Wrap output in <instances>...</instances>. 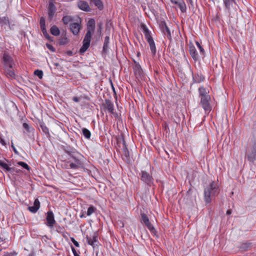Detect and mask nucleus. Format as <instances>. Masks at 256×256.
<instances>
[{
  "label": "nucleus",
  "instance_id": "nucleus-12",
  "mask_svg": "<svg viewBox=\"0 0 256 256\" xmlns=\"http://www.w3.org/2000/svg\"><path fill=\"white\" fill-rule=\"evenodd\" d=\"M46 220L47 222V225L50 228L54 226V224L56 223L54 220V214L52 211L50 210L47 212Z\"/></svg>",
  "mask_w": 256,
  "mask_h": 256
},
{
  "label": "nucleus",
  "instance_id": "nucleus-30",
  "mask_svg": "<svg viewBox=\"0 0 256 256\" xmlns=\"http://www.w3.org/2000/svg\"><path fill=\"white\" fill-rule=\"evenodd\" d=\"M22 126L24 128L28 133H34V128L30 126L28 124L24 122L23 123Z\"/></svg>",
  "mask_w": 256,
  "mask_h": 256
},
{
  "label": "nucleus",
  "instance_id": "nucleus-1",
  "mask_svg": "<svg viewBox=\"0 0 256 256\" xmlns=\"http://www.w3.org/2000/svg\"><path fill=\"white\" fill-rule=\"evenodd\" d=\"M219 193V188L218 182L212 181L204 190V200L206 203L211 202L212 198Z\"/></svg>",
  "mask_w": 256,
  "mask_h": 256
},
{
  "label": "nucleus",
  "instance_id": "nucleus-18",
  "mask_svg": "<svg viewBox=\"0 0 256 256\" xmlns=\"http://www.w3.org/2000/svg\"><path fill=\"white\" fill-rule=\"evenodd\" d=\"M142 218L143 221V222L144 223V224L146 226L148 229L152 231L154 230V228L150 223V222L149 221V219L147 216L145 214H142Z\"/></svg>",
  "mask_w": 256,
  "mask_h": 256
},
{
  "label": "nucleus",
  "instance_id": "nucleus-33",
  "mask_svg": "<svg viewBox=\"0 0 256 256\" xmlns=\"http://www.w3.org/2000/svg\"><path fill=\"white\" fill-rule=\"evenodd\" d=\"M109 40H110V38H109V36H106L104 38V46H103V50L105 52H106V50L108 48Z\"/></svg>",
  "mask_w": 256,
  "mask_h": 256
},
{
  "label": "nucleus",
  "instance_id": "nucleus-26",
  "mask_svg": "<svg viewBox=\"0 0 256 256\" xmlns=\"http://www.w3.org/2000/svg\"><path fill=\"white\" fill-rule=\"evenodd\" d=\"M50 32L54 36H58L60 35V31L58 27L54 25L50 28Z\"/></svg>",
  "mask_w": 256,
  "mask_h": 256
},
{
  "label": "nucleus",
  "instance_id": "nucleus-11",
  "mask_svg": "<svg viewBox=\"0 0 256 256\" xmlns=\"http://www.w3.org/2000/svg\"><path fill=\"white\" fill-rule=\"evenodd\" d=\"M73 161L69 160L67 162L68 164H69L70 168L72 169H78L82 167V162L78 158H74L73 159Z\"/></svg>",
  "mask_w": 256,
  "mask_h": 256
},
{
  "label": "nucleus",
  "instance_id": "nucleus-29",
  "mask_svg": "<svg viewBox=\"0 0 256 256\" xmlns=\"http://www.w3.org/2000/svg\"><path fill=\"white\" fill-rule=\"evenodd\" d=\"M198 92H199L200 96V98L206 97V96H210L208 94L206 90L203 87L200 88H198Z\"/></svg>",
  "mask_w": 256,
  "mask_h": 256
},
{
  "label": "nucleus",
  "instance_id": "nucleus-53",
  "mask_svg": "<svg viewBox=\"0 0 256 256\" xmlns=\"http://www.w3.org/2000/svg\"><path fill=\"white\" fill-rule=\"evenodd\" d=\"M232 214V210H227L226 214L228 215L230 214Z\"/></svg>",
  "mask_w": 256,
  "mask_h": 256
},
{
  "label": "nucleus",
  "instance_id": "nucleus-55",
  "mask_svg": "<svg viewBox=\"0 0 256 256\" xmlns=\"http://www.w3.org/2000/svg\"><path fill=\"white\" fill-rule=\"evenodd\" d=\"M5 239H4L2 238H0V242H2Z\"/></svg>",
  "mask_w": 256,
  "mask_h": 256
},
{
  "label": "nucleus",
  "instance_id": "nucleus-14",
  "mask_svg": "<svg viewBox=\"0 0 256 256\" xmlns=\"http://www.w3.org/2000/svg\"><path fill=\"white\" fill-rule=\"evenodd\" d=\"M161 30L164 34L169 39H172L171 33L170 29L164 22H162L160 24Z\"/></svg>",
  "mask_w": 256,
  "mask_h": 256
},
{
  "label": "nucleus",
  "instance_id": "nucleus-28",
  "mask_svg": "<svg viewBox=\"0 0 256 256\" xmlns=\"http://www.w3.org/2000/svg\"><path fill=\"white\" fill-rule=\"evenodd\" d=\"M176 4L178 5L182 12H186V5L183 0H180Z\"/></svg>",
  "mask_w": 256,
  "mask_h": 256
},
{
  "label": "nucleus",
  "instance_id": "nucleus-17",
  "mask_svg": "<svg viewBox=\"0 0 256 256\" xmlns=\"http://www.w3.org/2000/svg\"><path fill=\"white\" fill-rule=\"evenodd\" d=\"M78 7L82 10L85 12H90V8L88 3L84 0H80L78 2Z\"/></svg>",
  "mask_w": 256,
  "mask_h": 256
},
{
  "label": "nucleus",
  "instance_id": "nucleus-52",
  "mask_svg": "<svg viewBox=\"0 0 256 256\" xmlns=\"http://www.w3.org/2000/svg\"><path fill=\"white\" fill-rule=\"evenodd\" d=\"M172 3L176 4L180 0H170Z\"/></svg>",
  "mask_w": 256,
  "mask_h": 256
},
{
  "label": "nucleus",
  "instance_id": "nucleus-10",
  "mask_svg": "<svg viewBox=\"0 0 256 256\" xmlns=\"http://www.w3.org/2000/svg\"><path fill=\"white\" fill-rule=\"evenodd\" d=\"M134 71L135 76L138 80L142 79L144 76L143 70L138 63L135 62Z\"/></svg>",
  "mask_w": 256,
  "mask_h": 256
},
{
  "label": "nucleus",
  "instance_id": "nucleus-56",
  "mask_svg": "<svg viewBox=\"0 0 256 256\" xmlns=\"http://www.w3.org/2000/svg\"><path fill=\"white\" fill-rule=\"evenodd\" d=\"M196 45H197L198 48V46H200V44L198 42H196Z\"/></svg>",
  "mask_w": 256,
  "mask_h": 256
},
{
  "label": "nucleus",
  "instance_id": "nucleus-25",
  "mask_svg": "<svg viewBox=\"0 0 256 256\" xmlns=\"http://www.w3.org/2000/svg\"><path fill=\"white\" fill-rule=\"evenodd\" d=\"M40 126L42 130V132L46 135L48 138H50V135L49 132V130L45 124L44 122H40Z\"/></svg>",
  "mask_w": 256,
  "mask_h": 256
},
{
  "label": "nucleus",
  "instance_id": "nucleus-21",
  "mask_svg": "<svg viewBox=\"0 0 256 256\" xmlns=\"http://www.w3.org/2000/svg\"><path fill=\"white\" fill-rule=\"evenodd\" d=\"M190 54L194 60L198 59V54L195 47L192 45L190 46Z\"/></svg>",
  "mask_w": 256,
  "mask_h": 256
},
{
  "label": "nucleus",
  "instance_id": "nucleus-37",
  "mask_svg": "<svg viewBox=\"0 0 256 256\" xmlns=\"http://www.w3.org/2000/svg\"><path fill=\"white\" fill-rule=\"evenodd\" d=\"M34 74L40 79L42 78L43 72L42 70H36L34 71Z\"/></svg>",
  "mask_w": 256,
  "mask_h": 256
},
{
  "label": "nucleus",
  "instance_id": "nucleus-20",
  "mask_svg": "<svg viewBox=\"0 0 256 256\" xmlns=\"http://www.w3.org/2000/svg\"><path fill=\"white\" fill-rule=\"evenodd\" d=\"M40 202L38 198H36L34 200V206H28V210L32 212V213H36L38 210L40 208Z\"/></svg>",
  "mask_w": 256,
  "mask_h": 256
},
{
  "label": "nucleus",
  "instance_id": "nucleus-31",
  "mask_svg": "<svg viewBox=\"0 0 256 256\" xmlns=\"http://www.w3.org/2000/svg\"><path fill=\"white\" fill-rule=\"evenodd\" d=\"M194 80L195 82L200 83L204 80V77L201 74H196L193 76Z\"/></svg>",
  "mask_w": 256,
  "mask_h": 256
},
{
  "label": "nucleus",
  "instance_id": "nucleus-51",
  "mask_svg": "<svg viewBox=\"0 0 256 256\" xmlns=\"http://www.w3.org/2000/svg\"><path fill=\"white\" fill-rule=\"evenodd\" d=\"M198 48L200 50V52L203 54L204 52V50L203 48L201 46H198Z\"/></svg>",
  "mask_w": 256,
  "mask_h": 256
},
{
  "label": "nucleus",
  "instance_id": "nucleus-9",
  "mask_svg": "<svg viewBox=\"0 0 256 256\" xmlns=\"http://www.w3.org/2000/svg\"><path fill=\"white\" fill-rule=\"evenodd\" d=\"M102 108L104 110H108L109 113L114 114V105L113 102L108 99H106L102 104Z\"/></svg>",
  "mask_w": 256,
  "mask_h": 256
},
{
  "label": "nucleus",
  "instance_id": "nucleus-23",
  "mask_svg": "<svg viewBox=\"0 0 256 256\" xmlns=\"http://www.w3.org/2000/svg\"><path fill=\"white\" fill-rule=\"evenodd\" d=\"M5 74L7 77L14 79L16 78V74L12 70V68H5Z\"/></svg>",
  "mask_w": 256,
  "mask_h": 256
},
{
  "label": "nucleus",
  "instance_id": "nucleus-27",
  "mask_svg": "<svg viewBox=\"0 0 256 256\" xmlns=\"http://www.w3.org/2000/svg\"><path fill=\"white\" fill-rule=\"evenodd\" d=\"M90 0L91 3L93 4H94L95 5V6H97L99 10H102L103 8H104L103 4L100 0Z\"/></svg>",
  "mask_w": 256,
  "mask_h": 256
},
{
  "label": "nucleus",
  "instance_id": "nucleus-36",
  "mask_svg": "<svg viewBox=\"0 0 256 256\" xmlns=\"http://www.w3.org/2000/svg\"><path fill=\"white\" fill-rule=\"evenodd\" d=\"M68 42V38L64 36L60 39L59 44L60 46H64L67 44Z\"/></svg>",
  "mask_w": 256,
  "mask_h": 256
},
{
  "label": "nucleus",
  "instance_id": "nucleus-58",
  "mask_svg": "<svg viewBox=\"0 0 256 256\" xmlns=\"http://www.w3.org/2000/svg\"><path fill=\"white\" fill-rule=\"evenodd\" d=\"M112 90H113L114 92H115L114 88L112 86Z\"/></svg>",
  "mask_w": 256,
  "mask_h": 256
},
{
  "label": "nucleus",
  "instance_id": "nucleus-32",
  "mask_svg": "<svg viewBox=\"0 0 256 256\" xmlns=\"http://www.w3.org/2000/svg\"><path fill=\"white\" fill-rule=\"evenodd\" d=\"M82 132L84 136L88 139H89L91 136V133L90 131L86 128H83Z\"/></svg>",
  "mask_w": 256,
  "mask_h": 256
},
{
  "label": "nucleus",
  "instance_id": "nucleus-39",
  "mask_svg": "<svg viewBox=\"0 0 256 256\" xmlns=\"http://www.w3.org/2000/svg\"><path fill=\"white\" fill-rule=\"evenodd\" d=\"M0 166L2 167L3 169H4L6 172L9 166H8V164H6L4 162L0 160Z\"/></svg>",
  "mask_w": 256,
  "mask_h": 256
},
{
  "label": "nucleus",
  "instance_id": "nucleus-41",
  "mask_svg": "<svg viewBox=\"0 0 256 256\" xmlns=\"http://www.w3.org/2000/svg\"><path fill=\"white\" fill-rule=\"evenodd\" d=\"M70 240L73 242L74 244L76 246V247H79L80 246L78 242L77 241H76L74 238L71 237L70 238Z\"/></svg>",
  "mask_w": 256,
  "mask_h": 256
},
{
  "label": "nucleus",
  "instance_id": "nucleus-19",
  "mask_svg": "<svg viewBox=\"0 0 256 256\" xmlns=\"http://www.w3.org/2000/svg\"><path fill=\"white\" fill-rule=\"evenodd\" d=\"M71 32L74 35H77L80 29V26L76 22H74L70 26Z\"/></svg>",
  "mask_w": 256,
  "mask_h": 256
},
{
  "label": "nucleus",
  "instance_id": "nucleus-60",
  "mask_svg": "<svg viewBox=\"0 0 256 256\" xmlns=\"http://www.w3.org/2000/svg\"><path fill=\"white\" fill-rule=\"evenodd\" d=\"M2 251V249L0 248V252Z\"/></svg>",
  "mask_w": 256,
  "mask_h": 256
},
{
  "label": "nucleus",
  "instance_id": "nucleus-42",
  "mask_svg": "<svg viewBox=\"0 0 256 256\" xmlns=\"http://www.w3.org/2000/svg\"><path fill=\"white\" fill-rule=\"evenodd\" d=\"M250 247V244H244L242 246V248H244L245 250L248 249Z\"/></svg>",
  "mask_w": 256,
  "mask_h": 256
},
{
  "label": "nucleus",
  "instance_id": "nucleus-47",
  "mask_svg": "<svg viewBox=\"0 0 256 256\" xmlns=\"http://www.w3.org/2000/svg\"><path fill=\"white\" fill-rule=\"evenodd\" d=\"M68 154L69 155L70 157L72 158V160L76 158V156L72 153L67 152Z\"/></svg>",
  "mask_w": 256,
  "mask_h": 256
},
{
  "label": "nucleus",
  "instance_id": "nucleus-15",
  "mask_svg": "<svg viewBox=\"0 0 256 256\" xmlns=\"http://www.w3.org/2000/svg\"><path fill=\"white\" fill-rule=\"evenodd\" d=\"M118 144H120V146L122 147V152L123 154L127 158L129 157V152L126 146V142L124 138H122L121 140L118 141Z\"/></svg>",
  "mask_w": 256,
  "mask_h": 256
},
{
  "label": "nucleus",
  "instance_id": "nucleus-2",
  "mask_svg": "<svg viewBox=\"0 0 256 256\" xmlns=\"http://www.w3.org/2000/svg\"><path fill=\"white\" fill-rule=\"evenodd\" d=\"M142 31L144 34L146 39L149 44L152 53L153 55H155L156 53V48L152 38L150 36V32L146 26L144 24L142 26Z\"/></svg>",
  "mask_w": 256,
  "mask_h": 256
},
{
  "label": "nucleus",
  "instance_id": "nucleus-48",
  "mask_svg": "<svg viewBox=\"0 0 256 256\" xmlns=\"http://www.w3.org/2000/svg\"><path fill=\"white\" fill-rule=\"evenodd\" d=\"M0 143L3 146H5L6 145L4 140L1 137H0Z\"/></svg>",
  "mask_w": 256,
  "mask_h": 256
},
{
  "label": "nucleus",
  "instance_id": "nucleus-35",
  "mask_svg": "<svg viewBox=\"0 0 256 256\" xmlns=\"http://www.w3.org/2000/svg\"><path fill=\"white\" fill-rule=\"evenodd\" d=\"M96 208L93 206H90L88 209L86 214L88 216H90L96 210Z\"/></svg>",
  "mask_w": 256,
  "mask_h": 256
},
{
  "label": "nucleus",
  "instance_id": "nucleus-34",
  "mask_svg": "<svg viewBox=\"0 0 256 256\" xmlns=\"http://www.w3.org/2000/svg\"><path fill=\"white\" fill-rule=\"evenodd\" d=\"M62 20L64 24H67L72 20V18L70 16H66L62 18Z\"/></svg>",
  "mask_w": 256,
  "mask_h": 256
},
{
  "label": "nucleus",
  "instance_id": "nucleus-59",
  "mask_svg": "<svg viewBox=\"0 0 256 256\" xmlns=\"http://www.w3.org/2000/svg\"><path fill=\"white\" fill-rule=\"evenodd\" d=\"M140 55V52H138V54H137V56H139Z\"/></svg>",
  "mask_w": 256,
  "mask_h": 256
},
{
  "label": "nucleus",
  "instance_id": "nucleus-50",
  "mask_svg": "<svg viewBox=\"0 0 256 256\" xmlns=\"http://www.w3.org/2000/svg\"><path fill=\"white\" fill-rule=\"evenodd\" d=\"M12 148L13 150L14 151V153L16 154H18V152L16 150V148L14 147V146L12 143Z\"/></svg>",
  "mask_w": 256,
  "mask_h": 256
},
{
  "label": "nucleus",
  "instance_id": "nucleus-46",
  "mask_svg": "<svg viewBox=\"0 0 256 256\" xmlns=\"http://www.w3.org/2000/svg\"><path fill=\"white\" fill-rule=\"evenodd\" d=\"M42 32H43L44 34H47L46 32V26L40 27Z\"/></svg>",
  "mask_w": 256,
  "mask_h": 256
},
{
  "label": "nucleus",
  "instance_id": "nucleus-57",
  "mask_svg": "<svg viewBox=\"0 0 256 256\" xmlns=\"http://www.w3.org/2000/svg\"><path fill=\"white\" fill-rule=\"evenodd\" d=\"M80 218H85V216L84 214H82L80 216Z\"/></svg>",
  "mask_w": 256,
  "mask_h": 256
},
{
  "label": "nucleus",
  "instance_id": "nucleus-54",
  "mask_svg": "<svg viewBox=\"0 0 256 256\" xmlns=\"http://www.w3.org/2000/svg\"><path fill=\"white\" fill-rule=\"evenodd\" d=\"M54 66H60V64L58 63H57V62H54Z\"/></svg>",
  "mask_w": 256,
  "mask_h": 256
},
{
  "label": "nucleus",
  "instance_id": "nucleus-22",
  "mask_svg": "<svg viewBox=\"0 0 256 256\" xmlns=\"http://www.w3.org/2000/svg\"><path fill=\"white\" fill-rule=\"evenodd\" d=\"M223 2L225 9L230 12L231 7L236 3L234 0H223Z\"/></svg>",
  "mask_w": 256,
  "mask_h": 256
},
{
  "label": "nucleus",
  "instance_id": "nucleus-7",
  "mask_svg": "<svg viewBox=\"0 0 256 256\" xmlns=\"http://www.w3.org/2000/svg\"><path fill=\"white\" fill-rule=\"evenodd\" d=\"M86 240L87 243L92 246L94 248L98 246L99 242L98 240V234L96 232L94 233L92 236H86Z\"/></svg>",
  "mask_w": 256,
  "mask_h": 256
},
{
  "label": "nucleus",
  "instance_id": "nucleus-5",
  "mask_svg": "<svg viewBox=\"0 0 256 256\" xmlns=\"http://www.w3.org/2000/svg\"><path fill=\"white\" fill-rule=\"evenodd\" d=\"M92 34L88 33H86V34L84 36V40H83V44L82 48L80 50V54H82L86 52V50L88 49L90 46V42L91 41Z\"/></svg>",
  "mask_w": 256,
  "mask_h": 256
},
{
  "label": "nucleus",
  "instance_id": "nucleus-43",
  "mask_svg": "<svg viewBox=\"0 0 256 256\" xmlns=\"http://www.w3.org/2000/svg\"><path fill=\"white\" fill-rule=\"evenodd\" d=\"M46 46L50 50H52V52H54L55 49L51 44H46Z\"/></svg>",
  "mask_w": 256,
  "mask_h": 256
},
{
  "label": "nucleus",
  "instance_id": "nucleus-49",
  "mask_svg": "<svg viewBox=\"0 0 256 256\" xmlns=\"http://www.w3.org/2000/svg\"><path fill=\"white\" fill-rule=\"evenodd\" d=\"M72 100L75 102H78L80 101V98L76 96H74L72 98Z\"/></svg>",
  "mask_w": 256,
  "mask_h": 256
},
{
  "label": "nucleus",
  "instance_id": "nucleus-8",
  "mask_svg": "<svg viewBox=\"0 0 256 256\" xmlns=\"http://www.w3.org/2000/svg\"><path fill=\"white\" fill-rule=\"evenodd\" d=\"M247 158L250 162H254L256 160V140L254 142L250 151L248 153Z\"/></svg>",
  "mask_w": 256,
  "mask_h": 256
},
{
  "label": "nucleus",
  "instance_id": "nucleus-40",
  "mask_svg": "<svg viewBox=\"0 0 256 256\" xmlns=\"http://www.w3.org/2000/svg\"><path fill=\"white\" fill-rule=\"evenodd\" d=\"M40 27L46 26L45 18L44 17L40 18Z\"/></svg>",
  "mask_w": 256,
  "mask_h": 256
},
{
  "label": "nucleus",
  "instance_id": "nucleus-16",
  "mask_svg": "<svg viewBox=\"0 0 256 256\" xmlns=\"http://www.w3.org/2000/svg\"><path fill=\"white\" fill-rule=\"evenodd\" d=\"M96 22L94 19L90 18L87 24V30L86 33L91 34L95 30Z\"/></svg>",
  "mask_w": 256,
  "mask_h": 256
},
{
  "label": "nucleus",
  "instance_id": "nucleus-13",
  "mask_svg": "<svg viewBox=\"0 0 256 256\" xmlns=\"http://www.w3.org/2000/svg\"><path fill=\"white\" fill-rule=\"evenodd\" d=\"M56 10V8L52 2H50L48 6V14L50 20H52Z\"/></svg>",
  "mask_w": 256,
  "mask_h": 256
},
{
  "label": "nucleus",
  "instance_id": "nucleus-38",
  "mask_svg": "<svg viewBox=\"0 0 256 256\" xmlns=\"http://www.w3.org/2000/svg\"><path fill=\"white\" fill-rule=\"evenodd\" d=\"M18 164L27 170H29L30 169V167L28 165V164L24 162H18Z\"/></svg>",
  "mask_w": 256,
  "mask_h": 256
},
{
  "label": "nucleus",
  "instance_id": "nucleus-24",
  "mask_svg": "<svg viewBox=\"0 0 256 256\" xmlns=\"http://www.w3.org/2000/svg\"><path fill=\"white\" fill-rule=\"evenodd\" d=\"M0 25L1 26H3L4 25H8L10 29H12V26L10 24L9 19L8 17H0Z\"/></svg>",
  "mask_w": 256,
  "mask_h": 256
},
{
  "label": "nucleus",
  "instance_id": "nucleus-45",
  "mask_svg": "<svg viewBox=\"0 0 256 256\" xmlns=\"http://www.w3.org/2000/svg\"><path fill=\"white\" fill-rule=\"evenodd\" d=\"M15 168H10L8 166V169L6 172H10V173H12L14 172Z\"/></svg>",
  "mask_w": 256,
  "mask_h": 256
},
{
  "label": "nucleus",
  "instance_id": "nucleus-44",
  "mask_svg": "<svg viewBox=\"0 0 256 256\" xmlns=\"http://www.w3.org/2000/svg\"><path fill=\"white\" fill-rule=\"evenodd\" d=\"M71 247H72V250L74 254V256H80V255L76 252V251L75 250V248L72 246Z\"/></svg>",
  "mask_w": 256,
  "mask_h": 256
},
{
  "label": "nucleus",
  "instance_id": "nucleus-6",
  "mask_svg": "<svg viewBox=\"0 0 256 256\" xmlns=\"http://www.w3.org/2000/svg\"><path fill=\"white\" fill-rule=\"evenodd\" d=\"M2 64L4 68H13L14 62L12 58L7 52H4L2 56Z\"/></svg>",
  "mask_w": 256,
  "mask_h": 256
},
{
  "label": "nucleus",
  "instance_id": "nucleus-4",
  "mask_svg": "<svg viewBox=\"0 0 256 256\" xmlns=\"http://www.w3.org/2000/svg\"><path fill=\"white\" fill-rule=\"evenodd\" d=\"M200 98V105L204 108L206 114H208L211 110V106L210 104V96Z\"/></svg>",
  "mask_w": 256,
  "mask_h": 256
},
{
  "label": "nucleus",
  "instance_id": "nucleus-3",
  "mask_svg": "<svg viewBox=\"0 0 256 256\" xmlns=\"http://www.w3.org/2000/svg\"><path fill=\"white\" fill-rule=\"evenodd\" d=\"M140 180L146 184L150 186L152 183L154 179L151 175L146 171L142 170L139 174Z\"/></svg>",
  "mask_w": 256,
  "mask_h": 256
}]
</instances>
